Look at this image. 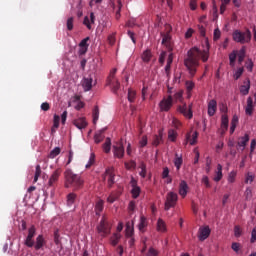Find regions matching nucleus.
Masks as SVG:
<instances>
[{
  "mask_svg": "<svg viewBox=\"0 0 256 256\" xmlns=\"http://www.w3.org/2000/svg\"><path fill=\"white\" fill-rule=\"evenodd\" d=\"M35 233H36L35 226H31L28 230V235L24 242V245H26V247H33V245H35V241L33 240V237H35Z\"/></svg>",
  "mask_w": 256,
  "mask_h": 256,
  "instance_id": "f8f14e48",
  "label": "nucleus"
},
{
  "mask_svg": "<svg viewBox=\"0 0 256 256\" xmlns=\"http://www.w3.org/2000/svg\"><path fill=\"white\" fill-rule=\"evenodd\" d=\"M112 152L116 159H123L125 157V147L122 142H116L112 146Z\"/></svg>",
  "mask_w": 256,
  "mask_h": 256,
  "instance_id": "0eeeda50",
  "label": "nucleus"
},
{
  "mask_svg": "<svg viewBox=\"0 0 256 256\" xmlns=\"http://www.w3.org/2000/svg\"><path fill=\"white\" fill-rule=\"evenodd\" d=\"M255 241H256V226L252 229L250 243H255Z\"/></svg>",
  "mask_w": 256,
  "mask_h": 256,
  "instance_id": "774afa93",
  "label": "nucleus"
},
{
  "mask_svg": "<svg viewBox=\"0 0 256 256\" xmlns=\"http://www.w3.org/2000/svg\"><path fill=\"white\" fill-rule=\"evenodd\" d=\"M246 69L250 72L253 71V60L252 59H248L246 61Z\"/></svg>",
  "mask_w": 256,
  "mask_h": 256,
  "instance_id": "338daca9",
  "label": "nucleus"
},
{
  "mask_svg": "<svg viewBox=\"0 0 256 256\" xmlns=\"http://www.w3.org/2000/svg\"><path fill=\"white\" fill-rule=\"evenodd\" d=\"M186 85V89L188 91V93H191V91H193V89H195V83L193 81H186L185 83Z\"/></svg>",
  "mask_w": 256,
  "mask_h": 256,
  "instance_id": "4d7b16f0",
  "label": "nucleus"
},
{
  "mask_svg": "<svg viewBox=\"0 0 256 256\" xmlns=\"http://www.w3.org/2000/svg\"><path fill=\"white\" fill-rule=\"evenodd\" d=\"M39 177H41V166L37 165L35 175H34V183H37V181H39Z\"/></svg>",
  "mask_w": 256,
  "mask_h": 256,
  "instance_id": "864d4df0",
  "label": "nucleus"
},
{
  "mask_svg": "<svg viewBox=\"0 0 256 256\" xmlns=\"http://www.w3.org/2000/svg\"><path fill=\"white\" fill-rule=\"evenodd\" d=\"M126 237H133V227L129 222L126 224Z\"/></svg>",
  "mask_w": 256,
  "mask_h": 256,
  "instance_id": "5fc2aeb1",
  "label": "nucleus"
},
{
  "mask_svg": "<svg viewBox=\"0 0 256 256\" xmlns=\"http://www.w3.org/2000/svg\"><path fill=\"white\" fill-rule=\"evenodd\" d=\"M244 72H245V68H243V67L238 68V69L234 72V75H233L235 81L241 79V75H243Z\"/></svg>",
  "mask_w": 256,
  "mask_h": 256,
  "instance_id": "c03bdc74",
  "label": "nucleus"
},
{
  "mask_svg": "<svg viewBox=\"0 0 256 256\" xmlns=\"http://www.w3.org/2000/svg\"><path fill=\"white\" fill-rule=\"evenodd\" d=\"M249 139L250 137H249V134L247 133L244 134V136H240L238 138L237 145L238 147H240L242 151H245V147H247V144L249 143Z\"/></svg>",
  "mask_w": 256,
  "mask_h": 256,
  "instance_id": "4468645a",
  "label": "nucleus"
},
{
  "mask_svg": "<svg viewBox=\"0 0 256 256\" xmlns=\"http://www.w3.org/2000/svg\"><path fill=\"white\" fill-rule=\"evenodd\" d=\"M61 153V148L59 147H55L49 154V158L50 159H55V157H57V155H60Z\"/></svg>",
  "mask_w": 256,
  "mask_h": 256,
  "instance_id": "09e8293b",
  "label": "nucleus"
},
{
  "mask_svg": "<svg viewBox=\"0 0 256 256\" xmlns=\"http://www.w3.org/2000/svg\"><path fill=\"white\" fill-rule=\"evenodd\" d=\"M163 143V132H159V135H155L152 141L154 147H159Z\"/></svg>",
  "mask_w": 256,
  "mask_h": 256,
  "instance_id": "393cba45",
  "label": "nucleus"
},
{
  "mask_svg": "<svg viewBox=\"0 0 256 256\" xmlns=\"http://www.w3.org/2000/svg\"><path fill=\"white\" fill-rule=\"evenodd\" d=\"M103 209H104V202L103 200H99L95 205L96 215H101V212L103 211Z\"/></svg>",
  "mask_w": 256,
  "mask_h": 256,
  "instance_id": "c9c22d12",
  "label": "nucleus"
},
{
  "mask_svg": "<svg viewBox=\"0 0 256 256\" xmlns=\"http://www.w3.org/2000/svg\"><path fill=\"white\" fill-rule=\"evenodd\" d=\"M211 235V229L209 226H204L199 229V240L200 241H205Z\"/></svg>",
  "mask_w": 256,
  "mask_h": 256,
  "instance_id": "2eb2a0df",
  "label": "nucleus"
},
{
  "mask_svg": "<svg viewBox=\"0 0 256 256\" xmlns=\"http://www.w3.org/2000/svg\"><path fill=\"white\" fill-rule=\"evenodd\" d=\"M238 123H239V117L237 115H234L231 120L230 135H233V133H235V129H237Z\"/></svg>",
  "mask_w": 256,
  "mask_h": 256,
  "instance_id": "a878e982",
  "label": "nucleus"
},
{
  "mask_svg": "<svg viewBox=\"0 0 256 256\" xmlns=\"http://www.w3.org/2000/svg\"><path fill=\"white\" fill-rule=\"evenodd\" d=\"M202 183L205 185V187L207 189H210L211 187V182L209 181V177L208 176H203L202 177Z\"/></svg>",
  "mask_w": 256,
  "mask_h": 256,
  "instance_id": "e2e57ef3",
  "label": "nucleus"
},
{
  "mask_svg": "<svg viewBox=\"0 0 256 256\" xmlns=\"http://www.w3.org/2000/svg\"><path fill=\"white\" fill-rule=\"evenodd\" d=\"M61 173H63V170L61 168H57L49 177L48 180V187H55L57 183L59 182V178L61 177Z\"/></svg>",
  "mask_w": 256,
  "mask_h": 256,
  "instance_id": "9d476101",
  "label": "nucleus"
},
{
  "mask_svg": "<svg viewBox=\"0 0 256 256\" xmlns=\"http://www.w3.org/2000/svg\"><path fill=\"white\" fill-rule=\"evenodd\" d=\"M92 117L94 125H97V121H99V106L94 107Z\"/></svg>",
  "mask_w": 256,
  "mask_h": 256,
  "instance_id": "4c0bfd02",
  "label": "nucleus"
},
{
  "mask_svg": "<svg viewBox=\"0 0 256 256\" xmlns=\"http://www.w3.org/2000/svg\"><path fill=\"white\" fill-rule=\"evenodd\" d=\"M174 165L177 171H179L181 169V165H183V158L179 157L178 154H176V158L174 159Z\"/></svg>",
  "mask_w": 256,
  "mask_h": 256,
  "instance_id": "79ce46f5",
  "label": "nucleus"
},
{
  "mask_svg": "<svg viewBox=\"0 0 256 256\" xmlns=\"http://www.w3.org/2000/svg\"><path fill=\"white\" fill-rule=\"evenodd\" d=\"M221 179H223V166L221 164H218L217 171L214 176V181H216V183H219V181H221Z\"/></svg>",
  "mask_w": 256,
  "mask_h": 256,
  "instance_id": "b1692460",
  "label": "nucleus"
},
{
  "mask_svg": "<svg viewBox=\"0 0 256 256\" xmlns=\"http://www.w3.org/2000/svg\"><path fill=\"white\" fill-rule=\"evenodd\" d=\"M125 169L131 171V169H137V162L130 160L129 162L124 163Z\"/></svg>",
  "mask_w": 256,
  "mask_h": 256,
  "instance_id": "a19ab883",
  "label": "nucleus"
},
{
  "mask_svg": "<svg viewBox=\"0 0 256 256\" xmlns=\"http://www.w3.org/2000/svg\"><path fill=\"white\" fill-rule=\"evenodd\" d=\"M177 131L170 129L168 131V139L169 141H172V143H175V141H177Z\"/></svg>",
  "mask_w": 256,
  "mask_h": 256,
  "instance_id": "58836bf2",
  "label": "nucleus"
},
{
  "mask_svg": "<svg viewBox=\"0 0 256 256\" xmlns=\"http://www.w3.org/2000/svg\"><path fill=\"white\" fill-rule=\"evenodd\" d=\"M193 104H189L187 107V104H183L182 106H178L177 111L184 115L186 119H193Z\"/></svg>",
  "mask_w": 256,
  "mask_h": 256,
  "instance_id": "6e6552de",
  "label": "nucleus"
},
{
  "mask_svg": "<svg viewBox=\"0 0 256 256\" xmlns=\"http://www.w3.org/2000/svg\"><path fill=\"white\" fill-rule=\"evenodd\" d=\"M236 177H237V172L231 171L228 175V183H235Z\"/></svg>",
  "mask_w": 256,
  "mask_h": 256,
  "instance_id": "13d9d810",
  "label": "nucleus"
},
{
  "mask_svg": "<svg viewBox=\"0 0 256 256\" xmlns=\"http://www.w3.org/2000/svg\"><path fill=\"white\" fill-rule=\"evenodd\" d=\"M115 75H117V68H114L110 71L106 80L107 85L112 87L113 93H117L119 89H121V83H119V80L115 77Z\"/></svg>",
  "mask_w": 256,
  "mask_h": 256,
  "instance_id": "20e7f679",
  "label": "nucleus"
},
{
  "mask_svg": "<svg viewBox=\"0 0 256 256\" xmlns=\"http://www.w3.org/2000/svg\"><path fill=\"white\" fill-rule=\"evenodd\" d=\"M44 245H45V238L43 237V235H38L36 238V244L34 246V249L36 251H39V249H42Z\"/></svg>",
  "mask_w": 256,
  "mask_h": 256,
  "instance_id": "5701e85b",
  "label": "nucleus"
},
{
  "mask_svg": "<svg viewBox=\"0 0 256 256\" xmlns=\"http://www.w3.org/2000/svg\"><path fill=\"white\" fill-rule=\"evenodd\" d=\"M105 177H108V187H113V185H115V168H107L104 174V179Z\"/></svg>",
  "mask_w": 256,
  "mask_h": 256,
  "instance_id": "ddd939ff",
  "label": "nucleus"
},
{
  "mask_svg": "<svg viewBox=\"0 0 256 256\" xmlns=\"http://www.w3.org/2000/svg\"><path fill=\"white\" fill-rule=\"evenodd\" d=\"M217 113V100L212 99L208 102V115L213 117Z\"/></svg>",
  "mask_w": 256,
  "mask_h": 256,
  "instance_id": "a211bd4d",
  "label": "nucleus"
},
{
  "mask_svg": "<svg viewBox=\"0 0 256 256\" xmlns=\"http://www.w3.org/2000/svg\"><path fill=\"white\" fill-rule=\"evenodd\" d=\"M245 53H246V49H245V47H242L239 51H238V53H237V55H238V63H243V61L245 60Z\"/></svg>",
  "mask_w": 256,
  "mask_h": 256,
  "instance_id": "ea45409f",
  "label": "nucleus"
},
{
  "mask_svg": "<svg viewBox=\"0 0 256 256\" xmlns=\"http://www.w3.org/2000/svg\"><path fill=\"white\" fill-rule=\"evenodd\" d=\"M246 200L249 201L251 197H253V189L251 187H247L244 193Z\"/></svg>",
  "mask_w": 256,
  "mask_h": 256,
  "instance_id": "6e6d98bb",
  "label": "nucleus"
},
{
  "mask_svg": "<svg viewBox=\"0 0 256 256\" xmlns=\"http://www.w3.org/2000/svg\"><path fill=\"white\" fill-rule=\"evenodd\" d=\"M97 231L102 237H107L111 233V224L105 216L102 217L100 224L97 226Z\"/></svg>",
  "mask_w": 256,
  "mask_h": 256,
  "instance_id": "39448f33",
  "label": "nucleus"
},
{
  "mask_svg": "<svg viewBox=\"0 0 256 256\" xmlns=\"http://www.w3.org/2000/svg\"><path fill=\"white\" fill-rule=\"evenodd\" d=\"M199 59H202L203 63H207V61H209V48L201 51L199 48L193 47L187 52V56L184 59V65L191 77H195V74L197 73Z\"/></svg>",
  "mask_w": 256,
  "mask_h": 256,
  "instance_id": "f257e3e1",
  "label": "nucleus"
},
{
  "mask_svg": "<svg viewBox=\"0 0 256 256\" xmlns=\"http://www.w3.org/2000/svg\"><path fill=\"white\" fill-rule=\"evenodd\" d=\"M160 111L167 112L171 110V107H173V96L169 95L167 98H164L159 103Z\"/></svg>",
  "mask_w": 256,
  "mask_h": 256,
  "instance_id": "1a4fd4ad",
  "label": "nucleus"
},
{
  "mask_svg": "<svg viewBox=\"0 0 256 256\" xmlns=\"http://www.w3.org/2000/svg\"><path fill=\"white\" fill-rule=\"evenodd\" d=\"M77 199V194L75 193H70L67 195V203L68 205H73L75 203V200Z\"/></svg>",
  "mask_w": 256,
  "mask_h": 256,
  "instance_id": "de8ad7c7",
  "label": "nucleus"
},
{
  "mask_svg": "<svg viewBox=\"0 0 256 256\" xmlns=\"http://www.w3.org/2000/svg\"><path fill=\"white\" fill-rule=\"evenodd\" d=\"M199 134H197V132H194L192 135H191V132L190 133H187L186 134V138H185V142H184V145H187L188 143L190 145H195V143H197V137H198Z\"/></svg>",
  "mask_w": 256,
  "mask_h": 256,
  "instance_id": "6ab92c4d",
  "label": "nucleus"
},
{
  "mask_svg": "<svg viewBox=\"0 0 256 256\" xmlns=\"http://www.w3.org/2000/svg\"><path fill=\"white\" fill-rule=\"evenodd\" d=\"M95 23V13L91 12L90 13V19L86 16L83 20V25H85L87 27V29H89V31H91L92 27L91 24Z\"/></svg>",
  "mask_w": 256,
  "mask_h": 256,
  "instance_id": "412c9836",
  "label": "nucleus"
},
{
  "mask_svg": "<svg viewBox=\"0 0 256 256\" xmlns=\"http://www.w3.org/2000/svg\"><path fill=\"white\" fill-rule=\"evenodd\" d=\"M230 67H235V61H237V52L233 51L229 54Z\"/></svg>",
  "mask_w": 256,
  "mask_h": 256,
  "instance_id": "a18cd8bd",
  "label": "nucleus"
},
{
  "mask_svg": "<svg viewBox=\"0 0 256 256\" xmlns=\"http://www.w3.org/2000/svg\"><path fill=\"white\" fill-rule=\"evenodd\" d=\"M82 87L84 91H91V89H93V76L89 75L87 78H84Z\"/></svg>",
  "mask_w": 256,
  "mask_h": 256,
  "instance_id": "dca6fc26",
  "label": "nucleus"
},
{
  "mask_svg": "<svg viewBox=\"0 0 256 256\" xmlns=\"http://www.w3.org/2000/svg\"><path fill=\"white\" fill-rule=\"evenodd\" d=\"M172 126H174L175 129H179V127H181V121L177 118H172Z\"/></svg>",
  "mask_w": 256,
  "mask_h": 256,
  "instance_id": "69168bd1",
  "label": "nucleus"
},
{
  "mask_svg": "<svg viewBox=\"0 0 256 256\" xmlns=\"http://www.w3.org/2000/svg\"><path fill=\"white\" fill-rule=\"evenodd\" d=\"M92 165H95V153H91L86 169H91Z\"/></svg>",
  "mask_w": 256,
  "mask_h": 256,
  "instance_id": "8fccbe9b",
  "label": "nucleus"
},
{
  "mask_svg": "<svg viewBox=\"0 0 256 256\" xmlns=\"http://www.w3.org/2000/svg\"><path fill=\"white\" fill-rule=\"evenodd\" d=\"M157 229L158 231H161L164 233V231H167V226L165 225V221L163 219L159 218L157 222Z\"/></svg>",
  "mask_w": 256,
  "mask_h": 256,
  "instance_id": "e433bc0d",
  "label": "nucleus"
},
{
  "mask_svg": "<svg viewBox=\"0 0 256 256\" xmlns=\"http://www.w3.org/2000/svg\"><path fill=\"white\" fill-rule=\"evenodd\" d=\"M221 129L224 131H227V129H229V117L227 116V114L222 115Z\"/></svg>",
  "mask_w": 256,
  "mask_h": 256,
  "instance_id": "bb28decb",
  "label": "nucleus"
},
{
  "mask_svg": "<svg viewBox=\"0 0 256 256\" xmlns=\"http://www.w3.org/2000/svg\"><path fill=\"white\" fill-rule=\"evenodd\" d=\"M73 125H75L77 129H85V127H87V120H85V118H78L74 120Z\"/></svg>",
  "mask_w": 256,
  "mask_h": 256,
  "instance_id": "4be33fe9",
  "label": "nucleus"
},
{
  "mask_svg": "<svg viewBox=\"0 0 256 256\" xmlns=\"http://www.w3.org/2000/svg\"><path fill=\"white\" fill-rule=\"evenodd\" d=\"M73 17H70L67 19V22H66V27L68 29V31H73Z\"/></svg>",
  "mask_w": 256,
  "mask_h": 256,
  "instance_id": "680f3d73",
  "label": "nucleus"
},
{
  "mask_svg": "<svg viewBox=\"0 0 256 256\" xmlns=\"http://www.w3.org/2000/svg\"><path fill=\"white\" fill-rule=\"evenodd\" d=\"M137 97V92L133 89H128V101L130 103H135V99Z\"/></svg>",
  "mask_w": 256,
  "mask_h": 256,
  "instance_id": "f704fd0d",
  "label": "nucleus"
},
{
  "mask_svg": "<svg viewBox=\"0 0 256 256\" xmlns=\"http://www.w3.org/2000/svg\"><path fill=\"white\" fill-rule=\"evenodd\" d=\"M232 37L236 43L245 45V43H249L251 41V30L247 29L245 32L235 30L232 34Z\"/></svg>",
  "mask_w": 256,
  "mask_h": 256,
  "instance_id": "7ed1b4c3",
  "label": "nucleus"
},
{
  "mask_svg": "<svg viewBox=\"0 0 256 256\" xmlns=\"http://www.w3.org/2000/svg\"><path fill=\"white\" fill-rule=\"evenodd\" d=\"M179 200V196L175 192H168L166 195V201L164 204V210L169 211V209L175 207L177 205V201Z\"/></svg>",
  "mask_w": 256,
  "mask_h": 256,
  "instance_id": "423d86ee",
  "label": "nucleus"
},
{
  "mask_svg": "<svg viewBox=\"0 0 256 256\" xmlns=\"http://www.w3.org/2000/svg\"><path fill=\"white\" fill-rule=\"evenodd\" d=\"M103 150L106 153H111V138H106V141L103 144Z\"/></svg>",
  "mask_w": 256,
  "mask_h": 256,
  "instance_id": "37998d69",
  "label": "nucleus"
},
{
  "mask_svg": "<svg viewBox=\"0 0 256 256\" xmlns=\"http://www.w3.org/2000/svg\"><path fill=\"white\" fill-rule=\"evenodd\" d=\"M119 199V194H111L108 198L107 201L108 203H115Z\"/></svg>",
  "mask_w": 256,
  "mask_h": 256,
  "instance_id": "0e129e2a",
  "label": "nucleus"
},
{
  "mask_svg": "<svg viewBox=\"0 0 256 256\" xmlns=\"http://www.w3.org/2000/svg\"><path fill=\"white\" fill-rule=\"evenodd\" d=\"M145 227H147V218L145 216L140 217V222L138 224L139 231H145Z\"/></svg>",
  "mask_w": 256,
  "mask_h": 256,
  "instance_id": "473e14b6",
  "label": "nucleus"
},
{
  "mask_svg": "<svg viewBox=\"0 0 256 256\" xmlns=\"http://www.w3.org/2000/svg\"><path fill=\"white\" fill-rule=\"evenodd\" d=\"M151 57H153V54L151 53L150 49L145 50L141 56L144 63H149V61H151Z\"/></svg>",
  "mask_w": 256,
  "mask_h": 256,
  "instance_id": "c85d7f7f",
  "label": "nucleus"
},
{
  "mask_svg": "<svg viewBox=\"0 0 256 256\" xmlns=\"http://www.w3.org/2000/svg\"><path fill=\"white\" fill-rule=\"evenodd\" d=\"M241 235H243V229H241V226L239 225L234 226V236L239 238L241 237Z\"/></svg>",
  "mask_w": 256,
  "mask_h": 256,
  "instance_id": "3c124183",
  "label": "nucleus"
},
{
  "mask_svg": "<svg viewBox=\"0 0 256 256\" xmlns=\"http://www.w3.org/2000/svg\"><path fill=\"white\" fill-rule=\"evenodd\" d=\"M121 240V235L119 233H114L112 237L110 238V243L113 247H116V245L119 244V241Z\"/></svg>",
  "mask_w": 256,
  "mask_h": 256,
  "instance_id": "7c9ffc66",
  "label": "nucleus"
},
{
  "mask_svg": "<svg viewBox=\"0 0 256 256\" xmlns=\"http://www.w3.org/2000/svg\"><path fill=\"white\" fill-rule=\"evenodd\" d=\"M130 185L132 187L131 195L133 199H137L141 195V187L137 185V180L133 176L131 177Z\"/></svg>",
  "mask_w": 256,
  "mask_h": 256,
  "instance_id": "9b49d317",
  "label": "nucleus"
},
{
  "mask_svg": "<svg viewBox=\"0 0 256 256\" xmlns=\"http://www.w3.org/2000/svg\"><path fill=\"white\" fill-rule=\"evenodd\" d=\"M231 249L235 253H239V250L241 249V244L239 242H233L232 245H231Z\"/></svg>",
  "mask_w": 256,
  "mask_h": 256,
  "instance_id": "bf43d9fd",
  "label": "nucleus"
},
{
  "mask_svg": "<svg viewBox=\"0 0 256 256\" xmlns=\"http://www.w3.org/2000/svg\"><path fill=\"white\" fill-rule=\"evenodd\" d=\"M146 256H159V250L150 247L146 253Z\"/></svg>",
  "mask_w": 256,
  "mask_h": 256,
  "instance_id": "603ef678",
  "label": "nucleus"
},
{
  "mask_svg": "<svg viewBox=\"0 0 256 256\" xmlns=\"http://www.w3.org/2000/svg\"><path fill=\"white\" fill-rule=\"evenodd\" d=\"M189 191V185L185 180H182L179 184V195L185 199L187 197V193Z\"/></svg>",
  "mask_w": 256,
  "mask_h": 256,
  "instance_id": "f3484780",
  "label": "nucleus"
},
{
  "mask_svg": "<svg viewBox=\"0 0 256 256\" xmlns=\"http://www.w3.org/2000/svg\"><path fill=\"white\" fill-rule=\"evenodd\" d=\"M251 82L249 80H247L245 85H242L240 87V92L242 93V95H248L249 94V89H251Z\"/></svg>",
  "mask_w": 256,
  "mask_h": 256,
  "instance_id": "2f4dec72",
  "label": "nucleus"
},
{
  "mask_svg": "<svg viewBox=\"0 0 256 256\" xmlns=\"http://www.w3.org/2000/svg\"><path fill=\"white\" fill-rule=\"evenodd\" d=\"M246 115H253V98L248 97L245 109Z\"/></svg>",
  "mask_w": 256,
  "mask_h": 256,
  "instance_id": "cd10ccee",
  "label": "nucleus"
},
{
  "mask_svg": "<svg viewBox=\"0 0 256 256\" xmlns=\"http://www.w3.org/2000/svg\"><path fill=\"white\" fill-rule=\"evenodd\" d=\"M255 147H256V140L252 139L251 143H250V154H249L250 158L253 157V153L255 151Z\"/></svg>",
  "mask_w": 256,
  "mask_h": 256,
  "instance_id": "052dcab7",
  "label": "nucleus"
},
{
  "mask_svg": "<svg viewBox=\"0 0 256 256\" xmlns=\"http://www.w3.org/2000/svg\"><path fill=\"white\" fill-rule=\"evenodd\" d=\"M61 121V117L57 114L54 115L52 132H55L56 129H59V123Z\"/></svg>",
  "mask_w": 256,
  "mask_h": 256,
  "instance_id": "72a5a7b5",
  "label": "nucleus"
},
{
  "mask_svg": "<svg viewBox=\"0 0 256 256\" xmlns=\"http://www.w3.org/2000/svg\"><path fill=\"white\" fill-rule=\"evenodd\" d=\"M65 177V187L69 189V187H73L74 191H78L83 187V178L81 176L73 173V170L66 169L64 172Z\"/></svg>",
  "mask_w": 256,
  "mask_h": 256,
  "instance_id": "f03ea898",
  "label": "nucleus"
},
{
  "mask_svg": "<svg viewBox=\"0 0 256 256\" xmlns=\"http://www.w3.org/2000/svg\"><path fill=\"white\" fill-rule=\"evenodd\" d=\"M162 45H165L169 52L173 51V43H171V36L169 34L163 35Z\"/></svg>",
  "mask_w": 256,
  "mask_h": 256,
  "instance_id": "aec40b11",
  "label": "nucleus"
},
{
  "mask_svg": "<svg viewBox=\"0 0 256 256\" xmlns=\"http://www.w3.org/2000/svg\"><path fill=\"white\" fill-rule=\"evenodd\" d=\"M103 133H105V129H102L95 133V135H94L95 143H101V141H103V139H105V135H103Z\"/></svg>",
  "mask_w": 256,
  "mask_h": 256,
  "instance_id": "c756f323",
  "label": "nucleus"
},
{
  "mask_svg": "<svg viewBox=\"0 0 256 256\" xmlns=\"http://www.w3.org/2000/svg\"><path fill=\"white\" fill-rule=\"evenodd\" d=\"M253 181H255V175L251 172L246 173L244 183L251 184Z\"/></svg>",
  "mask_w": 256,
  "mask_h": 256,
  "instance_id": "49530a36",
  "label": "nucleus"
}]
</instances>
